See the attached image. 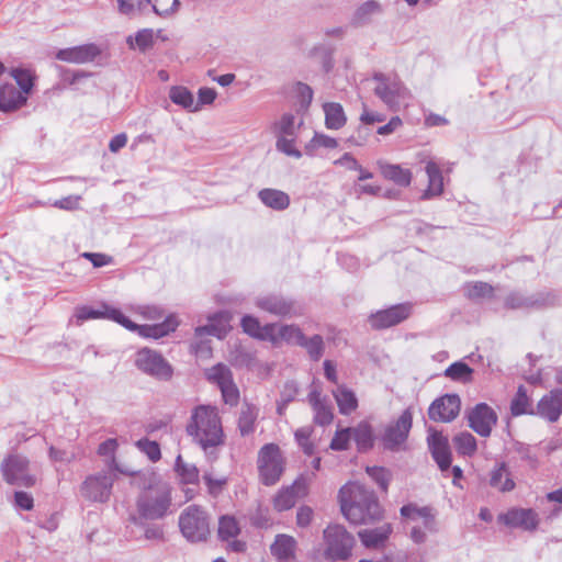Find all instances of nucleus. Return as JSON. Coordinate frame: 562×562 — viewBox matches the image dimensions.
I'll return each instance as SVG.
<instances>
[{
	"mask_svg": "<svg viewBox=\"0 0 562 562\" xmlns=\"http://www.w3.org/2000/svg\"><path fill=\"white\" fill-rule=\"evenodd\" d=\"M341 513L351 524H369L382 518L380 504L372 491L350 482L339 491Z\"/></svg>",
	"mask_w": 562,
	"mask_h": 562,
	"instance_id": "obj_1",
	"label": "nucleus"
},
{
	"mask_svg": "<svg viewBox=\"0 0 562 562\" xmlns=\"http://www.w3.org/2000/svg\"><path fill=\"white\" fill-rule=\"evenodd\" d=\"M188 436L199 445L204 452L224 445V430L218 409L212 405H198L192 412L186 426Z\"/></svg>",
	"mask_w": 562,
	"mask_h": 562,
	"instance_id": "obj_2",
	"label": "nucleus"
},
{
	"mask_svg": "<svg viewBox=\"0 0 562 562\" xmlns=\"http://www.w3.org/2000/svg\"><path fill=\"white\" fill-rule=\"evenodd\" d=\"M170 506V485L153 475L149 479L148 485L139 493L136 501V508L139 517H132V520L137 524L139 519H161L167 516Z\"/></svg>",
	"mask_w": 562,
	"mask_h": 562,
	"instance_id": "obj_3",
	"label": "nucleus"
},
{
	"mask_svg": "<svg viewBox=\"0 0 562 562\" xmlns=\"http://www.w3.org/2000/svg\"><path fill=\"white\" fill-rule=\"evenodd\" d=\"M374 94L392 111L407 108L412 99L411 91L395 75L375 74Z\"/></svg>",
	"mask_w": 562,
	"mask_h": 562,
	"instance_id": "obj_4",
	"label": "nucleus"
},
{
	"mask_svg": "<svg viewBox=\"0 0 562 562\" xmlns=\"http://www.w3.org/2000/svg\"><path fill=\"white\" fill-rule=\"evenodd\" d=\"M179 527L183 537L190 542L205 541L210 535L209 516L198 505H190L181 513Z\"/></svg>",
	"mask_w": 562,
	"mask_h": 562,
	"instance_id": "obj_5",
	"label": "nucleus"
},
{
	"mask_svg": "<svg viewBox=\"0 0 562 562\" xmlns=\"http://www.w3.org/2000/svg\"><path fill=\"white\" fill-rule=\"evenodd\" d=\"M116 477L115 471L109 469L90 474L80 485V495L88 502L108 503Z\"/></svg>",
	"mask_w": 562,
	"mask_h": 562,
	"instance_id": "obj_6",
	"label": "nucleus"
},
{
	"mask_svg": "<svg viewBox=\"0 0 562 562\" xmlns=\"http://www.w3.org/2000/svg\"><path fill=\"white\" fill-rule=\"evenodd\" d=\"M302 124L303 121L297 120L296 116L291 113H284L280 120L274 123L273 128L277 137V150L295 159L302 157L301 150L295 146L297 132Z\"/></svg>",
	"mask_w": 562,
	"mask_h": 562,
	"instance_id": "obj_7",
	"label": "nucleus"
},
{
	"mask_svg": "<svg viewBox=\"0 0 562 562\" xmlns=\"http://www.w3.org/2000/svg\"><path fill=\"white\" fill-rule=\"evenodd\" d=\"M324 541L326 544L325 557L333 561H344L351 555L355 538L345 527L340 525H329L324 530Z\"/></svg>",
	"mask_w": 562,
	"mask_h": 562,
	"instance_id": "obj_8",
	"label": "nucleus"
},
{
	"mask_svg": "<svg viewBox=\"0 0 562 562\" xmlns=\"http://www.w3.org/2000/svg\"><path fill=\"white\" fill-rule=\"evenodd\" d=\"M413 426L411 409H405L396 420L391 422L381 435V442L384 449L390 451H403L406 449V441Z\"/></svg>",
	"mask_w": 562,
	"mask_h": 562,
	"instance_id": "obj_9",
	"label": "nucleus"
},
{
	"mask_svg": "<svg viewBox=\"0 0 562 562\" xmlns=\"http://www.w3.org/2000/svg\"><path fill=\"white\" fill-rule=\"evenodd\" d=\"M3 480L11 485L30 487L35 484V476L30 473V460L20 453H10L0 465Z\"/></svg>",
	"mask_w": 562,
	"mask_h": 562,
	"instance_id": "obj_10",
	"label": "nucleus"
},
{
	"mask_svg": "<svg viewBox=\"0 0 562 562\" xmlns=\"http://www.w3.org/2000/svg\"><path fill=\"white\" fill-rule=\"evenodd\" d=\"M258 469L265 485H273L280 480L284 470V462L281 450L277 445L267 443L260 449Z\"/></svg>",
	"mask_w": 562,
	"mask_h": 562,
	"instance_id": "obj_11",
	"label": "nucleus"
},
{
	"mask_svg": "<svg viewBox=\"0 0 562 562\" xmlns=\"http://www.w3.org/2000/svg\"><path fill=\"white\" fill-rule=\"evenodd\" d=\"M135 366L144 373L158 380H169L173 370L169 362L157 351L143 348L135 357Z\"/></svg>",
	"mask_w": 562,
	"mask_h": 562,
	"instance_id": "obj_12",
	"label": "nucleus"
},
{
	"mask_svg": "<svg viewBox=\"0 0 562 562\" xmlns=\"http://www.w3.org/2000/svg\"><path fill=\"white\" fill-rule=\"evenodd\" d=\"M205 374L209 381L217 384L226 404L231 406L237 405L239 401V390L235 384L233 373L227 366L218 363L207 369Z\"/></svg>",
	"mask_w": 562,
	"mask_h": 562,
	"instance_id": "obj_13",
	"label": "nucleus"
},
{
	"mask_svg": "<svg viewBox=\"0 0 562 562\" xmlns=\"http://www.w3.org/2000/svg\"><path fill=\"white\" fill-rule=\"evenodd\" d=\"M460 408V397L456 394H446L431 403L428 416L435 422L449 423L459 415Z\"/></svg>",
	"mask_w": 562,
	"mask_h": 562,
	"instance_id": "obj_14",
	"label": "nucleus"
},
{
	"mask_svg": "<svg viewBox=\"0 0 562 562\" xmlns=\"http://www.w3.org/2000/svg\"><path fill=\"white\" fill-rule=\"evenodd\" d=\"M469 426L480 436L488 437L497 423V415L485 403L475 405L468 414Z\"/></svg>",
	"mask_w": 562,
	"mask_h": 562,
	"instance_id": "obj_15",
	"label": "nucleus"
},
{
	"mask_svg": "<svg viewBox=\"0 0 562 562\" xmlns=\"http://www.w3.org/2000/svg\"><path fill=\"white\" fill-rule=\"evenodd\" d=\"M411 310L409 304L393 305L390 308L371 314L369 322L375 329L389 328L406 319L411 314Z\"/></svg>",
	"mask_w": 562,
	"mask_h": 562,
	"instance_id": "obj_16",
	"label": "nucleus"
},
{
	"mask_svg": "<svg viewBox=\"0 0 562 562\" xmlns=\"http://www.w3.org/2000/svg\"><path fill=\"white\" fill-rule=\"evenodd\" d=\"M258 308L279 317L296 315V306L293 301L279 294H268L256 300Z\"/></svg>",
	"mask_w": 562,
	"mask_h": 562,
	"instance_id": "obj_17",
	"label": "nucleus"
},
{
	"mask_svg": "<svg viewBox=\"0 0 562 562\" xmlns=\"http://www.w3.org/2000/svg\"><path fill=\"white\" fill-rule=\"evenodd\" d=\"M427 443L439 469L442 472L449 470L451 465V451L448 438L437 430H429Z\"/></svg>",
	"mask_w": 562,
	"mask_h": 562,
	"instance_id": "obj_18",
	"label": "nucleus"
},
{
	"mask_svg": "<svg viewBox=\"0 0 562 562\" xmlns=\"http://www.w3.org/2000/svg\"><path fill=\"white\" fill-rule=\"evenodd\" d=\"M179 323L175 316H168L162 323L154 325H137L130 319L128 323H124L123 327L131 331H137L139 336L144 338L158 339L167 336L169 333L175 331Z\"/></svg>",
	"mask_w": 562,
	"mask_h": 562,
	"instance_id": "obj_19",
	"label": "nucleus"
},
{
	"mask_svg": "<svg viewBox=\"0 0 562 562\" xmlns=\"http://www.w3.org/2000/svg\"><path fill=\"white\" fill-rule=\"evenodd\" d=\"M506 526L533 531L539 525L538 514L531 508H513L499 516Z\"/></svg>",
	"mask_w": 562,
	"mask_h": 562,
	"instance_id": "obj_20",
	"label": "nucleus"
},
{
	"mask_svg": "<svg viewBox=\"0 0 562 562\" xmlns=\"http://www.w3.org/2000/svg\"><path fill=\"white\" fill-rule=\"evenodd\" d=\"M76 316L78 321L83 322L88 319L106 318L122 325L130 324V319L119 310L108 304H102L99 308L82 306L77 310Z\"/></svg>",
	"mask_w": 562,
	"mask_h": 562,
	"instance_id": "obj_21",
	"label": "nucleus"
},
{
	"mask_svg": "<svg viewBox=\"0 0 562 562\" xmlns=\"http://www.w3.org/2000/svg\"><path fill=\"white\" fill-rule=\"evenodd\" d=\"M308 403L314 412V422L319 426L329 425L333 422V407L327 398L322 396L317 387H313L308 394Z\"/></svg>",
	"mask_w": 562,
	"mask_h": 562,
	"instance_id": "obj_22",
	"label": "nucleus"
},
{
	"mask_svg": "<svg viewBox=\"0 0 562 562\" xmlns=\"http://www.w3.org/2000/svg\"><path fill=\"white\" fill-rule=\"evenodd\" d=\"M100 54V49L94 44H86L71 48L60 49L56 57L59 60L72 64H86L93 61Z\"/></svg>",
	"mask_w": 562,
	"mask_h": 562,
	"instance_id": "obj_23",
	"label": "nucleus"
},
{
	"mask_svg": "<svg viewBox=\"0 0 562 562\" xmlns=\"http://www.w3.org/2000/svg\"><path fill=\"white\" fill-rule=\"evenodd\" d=\"M537 413L550 423H554L562 414V390H553L538 403Z\"/></svg>",
	"mask_w": 562,
	"mask_h": 562,
	"instance_id": "obj_24",
	"label": "nucleus"
},
{
	"mask_svg": "<svg viewBox=\"0 0 562 562\" xmlns=\"http://www.w3.org/2000/svg\"><path fill=\"white\" fill-rule=\"evenodd\" d=\"M273 330L270 334H266L267 341L273 345L286 342L289 345L300 346L303 339V331L296 325H278L272 324Z\"/></svg>",
	"mask_w": 562,
	"mask_h": 562,
	"instance_id": "obj_25",
	"label": "nucleus"
},
{
	"mask_svg": "<svg viewBox=\"0 0 562 562\" xmlns=\"http://www.w3.org/2000/svg\"><path fill=\"white\" fill-rule=\"evenodd\" d=\"M401 515L419 524L428 532L437 531V524L431 509L428 507L417 508L413 505H405L401 508Z\"/></svg>",
	"mask_w": 562,
	"mask_h": 562,
	"instance_id": "obj_26",
	"label": "nucleus"
},
{
	"mask_svg": "<svg viewBox=\"0 0 562 562\" xmlns=\"http://www.w3.org/2000/svg\"><path fill=\"white\" fill-rule=\"evenodd\" d=\"M258 417L259 407L245 401L240 406L237 419V428L243 437H248L255 432Z\"/></svg>",
	"mask_w": 562,
	"mask_h": 562,
	"instance_id": "obj_27",
	"label": "nucleus"
},
{
	"mask_svg": "<svg viewBox=\"0 0 562 562\" xmlns=\"http://www.w3.org/2000/svg\"><path fill=\"white\" fill-rule=\"evenodd\" d=\"M210 323L204 326L195 328V336L203 337L204 335L215 336L223 338L229 328V317L226 313H216L209 317Z\"/></svg>",
	"mask_w": 562,
	"mask_h": 562,
	"instance_id": "obj_28",
	"label": "nucleus"
},
{
	"mask_svg": "<svg viewBox=\"0 0 562 562\" xmlns=\"http://www.w3.org/2000/svg\"><path fill=\"white\" fill-rule=\"evenodd\" d=\"M331 394L337 403L339 413L350 415L358 407V398L352 390L345 384H338Z\"/></svg>",
	"mask_w": 562,
	"mask_h": 562,
	"instance_id": "obj_29",
	"label": "nucleus"
},
{
	"mask_svg": "<svg viewBox=\"0 0 562 562\" xmlns=\"http://www.w3.org/2000/svg\"><path fill=\"white\" fill-rule=\"evenodd\" d=\"M27 98L16 90L12 85L0 87V111L11 112L26 103Z\"/></svg>",
	"mask_w": 562,
	"mask_h": 562,
	"instance_id": "obj_30",
	"label": "nucleus"
},
{
	"mask_svg": "<svg viewBox=\"0 0 562 562\" xmlns=\"http://www.w3.org/2000/svg\"><path fill=\"white\" fill-rule=\"evenodd\" d=\"M381 175L396 183L397 186L407 187L412 181V172L408 169H403L400 165H392L379 160L376 162Z\"/></svg>",
	"mask_w": 562,
	"mask_h": 562,
	"instance_id": "obj_31",
	"label": "nucleus"
},
{
	"mask_svg": "<svg viewBox=\"0 0 562 562\" xmlns=\"http://www.w3.org/2000/svg\"><path fill=\"white\" fill-rule=\"evenodd\" d=\"M391 531V525L384 524L373 529L360 530L358 536L364 547L376 548L389 538Z\"/></svg>",
	"mask_w": 562,
	"mask_h": 562,
	"instance_id": "obj_32",
	"label": "nucleus"
},
{
	"mask_svg": "<svg viewBox=\"0 0 562 562\" xmlns=\"http://www.w3.org/2000/svg\"><path fill=\"white\" fill-rule=\"evenodd\" d=\"M425 170L428 177V187L423 198L429 199L440 195L443 191V178L439 166L434 161H428Z\"/></svg>",
	"mask_w": 562,
	"mask_h": 562,
	"instance_id": "obj_33",
	"label": "nucleus"
},
{
	"mask_svg": "<svg viewBox=\"0 0 562 562\" xmlns=\"http://www.w3.org/2000/svg\"><path fill=\"white\" fill-rule=\"evenodd\" d=\"M490 485L499 492H508L515 487L505 463H497L490 473Z\"/></svg>",
	"mask_w": 562,
	"mask_h": 562,
	"instance_id": "obj_34",
	"label": "nucleus"
},
{
	"mask_svg": "<svg viewBox=\"0 0 562 562\" xmlns=\"http://www.w3.org/2000/svg\"><path fill=\"white\" fill-rule=\"evenodd\" d=\"M296 541L288 535H278L271 544V553L279 560H290L295 555Z\"/></svg>",
	"mask_w": 562,
	"mask_h": 562,
	"instance_id": "obj_35",
	"label": "nucleus"
},
{
	"mask_svg": "<svg viewBox=\"0 0 562 562\" xmlns=\"http://www.w3.org/2000/svg\"><path fill=\"white\" fill-rule=\"evenodd\" d=\"M258 196L266 206L277 211H283L290 205V196L277 189H262Z\"/></svg>",
	"mask_w": 562,
	"mask_h": 562,
	"instance_id": "obj_36",
	"label": "nucleus"
},
{
	"mask_svg": "<svg viewBox=\"0 0 562 562\" xmlns=\"http://www.w3.org/2000/svg\"><path fill=\"white\" fill-rule=\"evenodd\" d=\"M351 438L357 443L359 451H368L373 447L374 435L371 425L368 422H360L351 428Z\"/></svg>",
	"mask_w": 562,
	"mask_h": 562,
	"instance_id": "obj_37",
	"label": "nucleus"
},
{
	"mask_svg": "<svg viewBox=\"0 0 562 562\" xmlns=\"http://www.w3.org/2000/svg\"><path fill=\"white\" fill-rule=\"evenodd\" d=\"M304 486L296 481L292 486L281 490L273 499L274 508L279 512L288 510L295 505L297 494Z\"/></svg>",
	"mask_w": 562,
	"mask_h": 562,
	"instance_id": "obj_38",
	"label": "nucleus"
},
{
	"mask_svg": "<svg viewBox=\"0 0 562 562\" xmlns=\"http://www.w3.org/2000/svg\"><path fill=\"white\" fill-rule=\"evenodd\" d=\"M325 113V125L329 130H339L346 124V115L341 104L328 102L323 105Z\"/></svg>",
	"mask_w": 562,
	"mask_h": 562,
	"instance_id": "obj_39",
	"label": "nucleus"
},
{
	"mask_svg": "<svg viewBox=\"0 0 562 562\" xmlns=\"http://www.w3.org/2000/svg\"><path fill=\"white\" fill-rule=\"evenodd\" d=\"M169 98L175 104L190 112L199 111V104H195L193 94L186 87L172 86L169 90Z\"/></svg>",
	"mask_w": 562,
	"mask_h": 562,
	"instance_id": "obj_40",
	"label": "nucleus"
},
{
	"mask_svg": "<svg viewBox=\"0 0 562 562\" xmlns=\"http://www.w3.org/2000/svg\"><path fill=\"white\" fill-rule=\"evenodd\" d=\"M240 325L243 327V330L249 336L266 341V334H270L273 330L272 324H266L262 326L258 318L251 315H245L241 318Z\"/></svg>",
	"mask_w": 562,
	"mask_h": 562,
	"instance_id": "obj_41",
	"label": "nucleus"
},
{
	"mask_svg": "<svg viewBox=\"0 0 562 562\" xmlns=\"http://www.w3.org/2000/svg\"><path fill=\"white\" fill-rule=\"evenodd\" d=\"M505 305L514 310H528L542 305V300L536 296H526L520 293H512L505 300Z\"/></svg>",
	"mask_w": 562,
	"mask_h": 562,
	"instance_id": "obj_42",
	"label": "nucleus"
},
{
	"mask_svg": "<svg viewBox=\"0 0 562 562\" xmlns=\"http://www.w3.org/2000/svg\"><path fill=\"white\" fill-rule=\"evenodd\" d=\"M10 76L15 80L18 86L20 87V92L23 95H27L34 86V75L30 69L25 68H12L10 70Z\"/></svg>",
	"mask_w": 562,
	"mask_h": 562,
	"instance_id": "obj_43",
	"label": "nucleus"
},
{
	"mask_svg": "<svg viewBox=\"0 0 562 562\" xmlns=\"http://www.w3.org/2000/svg\"><path fill=\"white\" fill-rule=\"evenodd\" d=\"M150 0H117V11L130 19L140 15Z\"/></svg>",
	"mask_w": 562,
	"mask_h": 562,
	"instance_id": "obj_44",
	"label": "nucleus"
},
{
	"mask_svg": "<svg viewBox=\"0 0 562 562\" xmlns=\"http://www.w3.org/2000/svg\"><path fill=\"white\" fill-rule=\"evenodd\" d=\"M300 347H303L306 350L313 361L319 360L325 350L324 339L319 335H314L310 338H306L304 335Z\"/></svg>",
	"mask_w": 562,
	"mask_h": 562,
	"instance_id": "obj_45",
	"label": "nucleus"
},
{
	"mask_svg": "<svg viewBox=\"0 0 562 562\" xmlns=\"http://www.w3.org/2000/svg\"><path fill=\"white\" fill-rule=\"evenodd\" d=\"M116 448H117L116 439L111 438V439L103 441L99 446L98 453L102 457L111 458V462L109 464V470L117 471V472L126 474V475H133L134 474L133 471L121 469L117 465V463L115 462L114 452H115Z\"/></svg>",
	"mask_w": 562,
	"mask_h": 562,
	"instance_id": "obj_46",
	"label": "nucleus"
},
{
	"mask_svg": "<svg viewBox=\"0 0 562 562\" xmlns=\"http://www.w3.org/2000/svg\"><path fill=\"white\" fill-rule=\"evenodd\" d=\"M175 469L186 484H195L199 481V470L192 463H187L181 456L177 457Z\"/></svg>",
	"mask_w": 562,
	"mask_h": 562,
	"instance_id": "obj_47",
	"label": "nucleus"
},
{
	"mask_svg": "<svg viewBox=\"0 0 562 562\" xmlns=\"http://www.w3.org/2000/svg\"><path fill=\"white\" fill-rule=\"evenodd\" d=\"M338 143L334 137L322 133H315L312 139L305 144V154L308 156H314L316 150L321 147L324 148H335Z\"/></svg>",
	"mask_w": 562,
	"mask_h": 562,
	"instance_id": "obj_48",
	"label": "nucleus"
},
{
	"mask_svg": "<svg viewBox=\"0 0 562 562\" xmlns=\"http://www.w3.org/2000/svg\"><path fill=\"white\" fill-rule=\"evenodd\" d=\"M457 451L463 456H472L476 451V440L470 432H461L453 438Z\"/></svg>",
	"mask_w": 562,
	"mask_h": 562,
	"instance_id": "obj_49",
	"label": "nucleus"
},
{
	"mask_svg": "<svg viewBox=\"0 0 562 562\" xmlns=\"http://www.w3.org/2000/svg\"><path fill=\"white\" fill-rule=\"evenodd\" d=\"M299 387L296 382L288 381L284 383L283 389L280 393V400L278 401L277 411L279 415H283L286 406L291 403L297 395Z\"/></svg>",
	"mask_w": 562,
	"mask_h": 562,
	"instance_id": "obj_50",
	"label": "nucleus"
},
{
	"mask_svg": "<svg viewBox=\"0 0 562 562\" xmlns=\"http://www.w3.org/2000/svg\"><path fill=\"white\" fill-rule=\"evenodd\" d=\"M473 370L464 362H454L449 366L445 375L454 381L467 382L471 379Z\"/></svg>",
	"mask_w": 562,
	"mask_h": 562,
	"instance_id": "obj_51",
	"label": "nucleus"
},
{
	"mask_svg": "<svg viewBox=\"0 0 562 562\" xmlns=\"http://www.w3.org/2000/svg\"><path fill=\"white\" fill-rule=\"evenodd\" d=\"M380 11V4L375 1H367L361 4L353 14V21L357 24L367 23L372 15Z\"/></svg>",
	"mask_w": 562,
	"mask_h": 562,
	"instance_id": "obj_52",
	"label": "nucleus"
},
{
	"mask_svg": "<svg viewBox=\"0 0 562 562\" xmlns=\"http://www.w3.org/2000/svg\"><path fill=\"white\" fill-rule=\"evenodd\" d=\"M239 527L234 517L223 516L218 522V536L224 539H231L238 535Z\"/></svg>",
	"mask_w": 562,
	"mask_h": 562,
	"instance_id": "obj_53",
	"label": "nucleus"
},
{
	"mask_svg": "<svg viewBox=\"0 0 562 562\" xmlns=\"http://www.w3.org/2000/svg\"><path fill=\"white\" fill-rule=\"evenodd\" d=\"M127 44L130 47L137 46L140 50H146L153 44V31L149 29H143L138 31L135 36L127 37Z\"/></svg>",
	"mask_w": 562,
	"mask_h": 562,
	"instance_id": "obj_54",
	"label": "nucleus"
},
{
	"mask_svg": "<svg viewBox=\"0 0 562 562\" xmlns=\"http://www.w3.org/2000/svg\"><path fill=\"white\" fill-rule=\"evenodd\" d=\"M149 4L156 14L168 16L178 11L180 2L179 0H150Z\"/></svg>",
	"mask_w": 562,
	"mask_h": 562,
	"instance_id": "obj_55",
	"label": "nucleus"
},
{
	"mask_svg": "<svg viewBox=\"0 0 562 562\" xmlns=\"http://www.w3.org/2000/svg\"><path fill=\"white\" fill-rule=\"evenodd\" d=\"M231 360L235 367L239 368L245 367L252 369L256 366V358L254 353L243 348L237 349L234 353H232Z\"/></svg>",
	"mask_w": 562,
	"mask_h": 562,
	"instance_id": "obj_56",
	"label": "nucleus"
},
{
	"mask_svg": "<svg viewBox=\"0 0 562 562\" xmlns=\"http://www.w3.org/2000/svg\"><path fill=\"white\" fill-rule=\"evenodd\" d=\"M529 406V398L526 393V389L520 385L517 390V394L512 401L510 409L512 414L515 416L527 413V408Z\"/></svg>",
	"mask_w": 562,
	"mask_h": 562,
	"instance_id": "obj_57",
	"label": "nucleus"
},
{
	"mask_svg": "<svg viewBox=\"0 0 562 562\" xmlns=\"http://www.w3.org/2000/svg\"><path fill=\"white\" fill-rule=\"evenodd\" d=\"M465 293L470 299L486 297L492 295L493 288L485 282H474L467 284Z\"/></svg>",
	"mask_w": 562,
	"mask_h": 562,
	"instance_id": "obj_58",
	"label": "nucleus"
},
{
	"mask_svg": "<svg viewBox=\"0 0 562 562\" xmlns=\"http://www.w3.org/2000/svg\"><path fill=\"white\" fill-rule=\"evenodd\" d=\"M136 447L142 452H144L153 462L158 461L161 457L160 447L156 441H151L148 439H139L136 442Z\"/></svg>",
	"mask_w": 562,
	"mask_h": 562,
	"instance_id": "obj_59",
	"label": "nucleus"
},
{
	"mask_svg": "<svg viewBox=\"0 0 562 562\" xmlns=\"http://www.w3.org/2000/svg\"><path fill=\"white\" fill-rule=\"evenodd\" d=\"M351 439V427L337 430L330 442V449L335 451H344L348 449Z\"/></svg>",
	"mask_w": 562,
	"mask_h": 562,
	"instance_id": "obj_60",
	"label": "nucleus"
},
{
	"mask_svg": "<svg viewBox=\"0 0 562 562\" xmlns=\"http://www.w3.org/2000/svg\"><path fill=\"white\" fill-rule=\"evenodd\" d=\"M369 476L383 490L386 491L390 482V473L384 468L369 467L367 468Z\"/></svg>",
	"mask_w": 562,
	"mask_h": 562,
	"instance_id": "obj_61",
	"label": "nucleus"
},
{
	"mask_svg": "<svg viewBox=\"0 0 562 562\" xmlns=\"http://www.w3.org/2000/svg\"><path fill=\"white\" fill-rule=\"evenodd\" d=\"M311 434H312L311 427H302L295 431V439H296L299 446L308 456L313 454V452H314V446L310 441Z\"/></svg>",
	"mask_w": 562,
	"mask_h": 562,
	"instance_id": "obj_62",
	"label": "nucleus"
},
{
	"mask_svg": "<svg viewBox=\"0 0 562 562\" xmlns=\"http://www.w3.org/2000/svg\"><path fill=\"white\" fill-rule=\"evenodd\" d=\"M203 480L207 486L209 493L214 496L217 495L226 484L225 477L214 479L210 473H204Z\"/></svg>",
	"mask_w": 562,
	"mask_h": 562,
	"instance_id": "obj_63",
	"label": "nucleus"
},
{
	"mask_svg": "<svg viewBox=\"0 0 562 562\" xmlns=\"http://www.w3.org/2000/svg\"><path fill=\"white\" fill-rule=\"evenodd\" d=\"M81 200L80 195H69L59 200H56L53 203L54 207L60 209V210H76L79 206V201Z\"/></svg>",
	"mask_w": 562,
	"mask_h": 562,
	"instance_id": "obj_64",
	"label": "nucleus"
}]
</instances>
